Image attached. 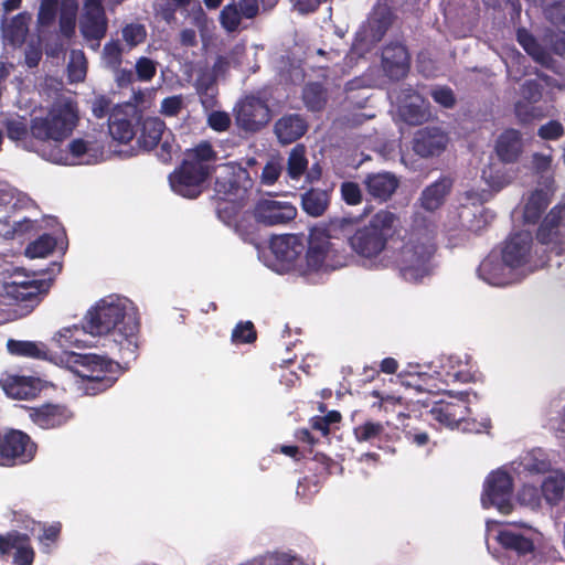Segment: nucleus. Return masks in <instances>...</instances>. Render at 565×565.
<instances>
[{"instance_id":"obj_18","label":"nucleus","mask_w":565,"mask_h":565,"mask_svg":"<svg viewBox=\"0 0 565 565\" xmlns=\"http://www.w3.org/2000/svg\"><path fill=\"white\" fill-rule=\"evenodd\" d=\"M532 247V236L526 232L510 235L502 248L501 258L510 268H519L525 265Z\"/></svg>"},{"instance_id":"obj_31","label":"nucleus","mask_w":565,"mask_h":565,"mask_svg":"<svg viewBox=\"0 0 565 565\" xmlns=\"http://www.w3.org/2000/svg\"><path fill=\"white\" fill-rule=\"evenodd\" d=\"M505 267L502 258L497 255H488L479 265L477 271L479 277L490 285L501 286L505 284Z\"/></svg>"},{"instance_id":"obj_60","label":"nucleus","mask_w":565,"mask_h":565,"mask_svg":"<svg viewBox=\"0 0 565 565\" xmlns=\"http://www.w3.org/2000/svg\"><path fill=\"white\" fill-rule=\"evenodd\" d=\"M545 38L553 53L559 56L565 54V31H551Z\"/></svg>"},{"instance_id":"obj_63","label":"nucleus","mask_w":565,"mask_h":565,"mask_svg":"<svg viewBox=\"0 0 565 565\" xmlns=\"http://www.w3.org/2000/svg\"><path fill=\"white\" fill-rule=\"evenodd\" d=\"M182 109V97H167L161 103V113L166 116H177Z\"/></svg>"},{"instance_id":"obj_30","label":"nucleus","mask_w":565,"mask_h":565,"mask_svg":"<svg viewBox=\"0 0 565 565\" xmlns=\"http://www.w3.org/2000/svg\"><path fill=\"white\" fill-rule=\"evenodd\" d=\"M565 215L564 205H555L551 209L536 231V239L541 244H550L558 234V227Z\"/></svg>"},{"instance_id":"obj_22","label":"nucleus","mask_w":565,"mask_h":565,"mask_svg":"<svg viewBox=\"0 0 565 565\" xmlns=\"http://www.w3.org/2000/svg\"><path fill=\"white\" fill-rule=\"evenodd\" d=\"M356 221L351 217H333L328 222L312 227L315 232H320L326 241L335 242L340 249L344 248V242L349 243L350 236L354 233Z\"/></svg>"},{"instance_id":"obj_17","label":"nucleus","mask_w":565,"mask_h":565,"mask_svg":"<svg viewBox=\"0 0 565 565\" xmlns=\"http://www.w3.org/2000/svg\"><path fill=\"white\" fill-rule=\"evenodd\" d=\"M413 150L422 158L441 154L448 143V137L439 128L425 127L416 131L413 138Z\"/></svg>"},{"instance_id":"obj_47","label":"nucleus","mask_w":565,"mask_h":565,"mask_svg":"<svg viewBox=\"0 0 565 565\" xmlns=\"http://www.w3.org/2000/svg\"><path fill=\"white\" fill-rule=\"evenodd\" d=\"M122 39L129 47L141 44L147 38V30L143 24L129 23L121 30Z\"/></svg>"},{"instance_id":"obj_57","label":"nucleus","mask_w":565,"mask_h":565,"mask_svg":"<svg viewBox=\"0 0 565 565\" xmlns=\"http://www.w3.org/2000/svg\"><path fill=\"white\" fill-rule=\"evenodd\" d=\"M282 167L279 161H268L262 171V182L266 185L274 184L280 177Z\"/></svg>"},{"instance_id":"obj_50","label":"nucleus","mask_w":565,"mask_h":565,"mask_svg":"<svg viewBox=\"0 0 565 565\" xmlns=\"http://www.w3.org/2000/svg\"><path fill=\"white\" fill-rule=\"evenodd\" d=\"M136 75L138 81L149 82L151 81L157 72L156 63L146 56L139 57L136 62Z\"/></svg>"},{"instance_id":"obj_56","label":"nucleus","mask_w":565,"mask_h":565,"mask_svg":"<svg viewBox=\"0 0 565 565\" xmlns=\"http://www.w3.org/2000/svg\"><path fill=\"white\" fill-rule=\"evenodd\" d=\"M430 96L437 104L445 108H452L456 104L455 94L448 86H441L433 89Z\"/></svg>"},{"instance_id":"obj_38","label":"nucleus","mask_w":565,"mask_h":565,"mask_svg":"<svg viewBox=\"0 0 565 565\" xmlns=\"http://www.w3.org/2000/svg\"><path fill=\"white\" fill-rule=\"evenodd\" d=\"M307 149L297 143L289 152L287 160V174L291 180H299L308 169Z\"/></svg>"},{"instance_id":"obj_16","label":"nucleus","mask_w":565,"mask_h":565,"mask_svg":"<svg viewBox=\"0 0 565 565\" xmlns=\"http://www.w3.org/2000/svg\"><path fill=\"white\" fill-rule=\"evenodd\" d=\"M13 550V563L15 565L33 564L35 552L28 534L19 531H11L4 535L0 534V555H9Z\"/></svg>"},{"instance_id":"obj_55","label":"nucleus","mask_w":565,"mask_h":565,"mask_svg":"<svg viewBox=\"0 0 565 565\" xmlns=\"http://www.w3.org/2000/svg\"><path fill=\"white\" fill-rule=\"evenodd\" d=\"M104 58L108 65L118 67L121 64L122 49L118 41H110L104 45Z\"/></svg>"},{"instance_id":"obj_44","label":"nucleus","mask_w":565,"mask_h":565,"mask_svg":"<svg viewBox=\"0 0 565 565\" xmlns=\"http://www.w3.org/2000/svg\"><path fill=\"white\" fill-rule=\"evenodd\" d=\"M60 0H40L36 23L40 28H50L54 24L58 12Z\"/></svg>"},{"instance_id":"obj_7","label":"nucleus","mask_w":565,"mask_h":565,"mask_svg":"<svg viewBox=\"0 0 565 565\" xmlns=\"http://www.w3.org/2000/svg\"><path fill=\"white\" fill-rule=\"evenodd\" d=\"M415 384L419 391L428 393L444 392L445 397L433 403L429 414L440 425L449 428L458 427L470 414L469 392L454 393L446 391L443 383L433 375L418 376Z\"/></svg>"},{"instance_id":"obj_39","label":"nucleus","mask_w":565,"mask_h":565,"mask_svg":"<svg viewBox=\"0 0 565 565\" xmlns=\"http://www.w3.org/2000/svg\"><path fill=\"white\" fill-rule=\"evenodd\" d=\"M354 437L360 443L381 441L385 436V426L381 422L367 419L353 429Z\"/></svg>"},{"instance_id":"obj_36","label":"nucleus","mask_w":565,"mask_h":565,"mask_svg":"<svg viewBox=\"0 0 565 565\" xmlns=\"http://www.w3.org/2000/svg\"><path fill=\"white\" fill-rule=\"evenodd\" d=\"M551 202L548 193L543 189L532 192L524 207V218L527 223H536Z\"/></svg>"},{"instance_id":"obj_25","label":"nucleus","mask_w":565,"mask_h":565,"mask_svg":"<svg viewBox=\"0 0 565 565\" xmlns=\"http://www.w3.org/2000/svg\"><path fill=\"white\" fill-rule=\"evenodd\" d=\"M43 282L39 280L11 281L4 285L8 297L34 308L41 300Z\"/></svg>"},{"instance_id":"obj_61","label":"nucleus","mask_w":565,"mask_h":565,"mask_svg":"<svg viewBox=\"0 0 565 565\" xmlns=\"http://www.w3.org/2000/svg\"><path fill=\"white\" fill-rule=\"evenodd\" d=\"M207 124L215 131H226L231 126V118L224 111H213L207 118Z\"/></svg>"},{"instance_id":"obj_3","label":"nucleus","mask_w":565,"mask_h":565,"mask_svg":"<svg viewBox=\"0 0 565 565\" xmlns=\"http://www.w3.org/2000/svg\"><path fill=\"white\" fill-rule=\"evenodd\" d=\"M84 328L92 335L111 332L114 342L121 352V359H136L140 323L126 312V306L119 301L103 299L89 309L84 317Z\"/></svg>"},{"instance_id":"obj_58","label":"nucleus","mask_w":565,"mask_h":565,"mask_svg":"<svg viewBox=\"0 0 565 565\" xmlns=\"http://www.w3.org/2000/svg\"><path fill=\"white\" fill-rule=\"evenodd\" d=\"M42 60L40 42H30L24 50V63L29 68L36 67Z\"/></svg>"},{"instance_id":"obj_53","label":"nucleus","mask_w":565,"mask_h":565,"mask_svg":"<svg viewBox=\"0 0 565 565\" xmlns=\"http://www.w3.org/2000/svg\"><path fill=\"white\" fill-rule=\"evenodd\" d=\"M341 195L349 205H356L362 202V193L358 183L347 181L341 184Z\"/></svg>"},{"instance_id":"obj_35","label":"nucleus","mask_w":565,"mask_h":565,"mask_svg":"<svg viewBox=\"0 0 565 565\" xmlns=\"http://www.w3.org/2000/svg\"><path fill=\"white\" fill-rule=\"evenodd\" d=\"M108 130L111 138L120 143H128L136 136L131 120L120 113L109 115Z\"/></svg>"},{"instance_id":"obj_10","label":"nucleus","mask_w":565,"mask_h":565,"mask_svg":"<svg viewBox=\"0 0 565 565\" xmlns=\"http://www.w3.org/2000/svg\"><path fill=\"white\" fill-rule=\"evenodd\" d=\"M36 444L31 437L18 429L0 435V466L14 467L30 462L36 454Z\"/></svg>"},{"instance_id":"obj_40","label":"nucleus","mask_w":565,"mask_h":565,"mask_svg":"<svg viewBox=\"0 0 565 565\" xmlns=\"http://www.w3.org/2000/svg\"><path fill=\"white\" fill-rule=\"evenodd\" d=\"M77 9V0H62L58 25L60 32L65 38H71L75 33Z\"/></svg>"},{"instance_id":"obj_2","label":"nucleus","mask_w":565,"mask_h":565,"mask_svg":"<svg viewBox=\"0 0 565 565\" xmlns=\"http://www.w3.org/2000/svg\"><path fill=\"white\" fill-rule=\"evenodd\" d=\"M88 333L84 324H74L60 330L54 341L63 349L60 362L86 382L85 390L96 395L110 388L118 380L119 363L95 353H76L71 348H81L84 341L82 334Z\"/></svg>"},{"instance_id":"obj_48","label":"nucleus","mask_w":565,"mask_h":565,"mask_svg":"<svg viewBox=\"0 0 565 565\" xmlns=\"http://www.w3.org/2000/svg\"><path fill=\"white\" fill-rule=\"evenodd\" d=\"M241 189L239 182L234 173L224 178H217L215 181V191L220 195H237Z\"/></svg>"},{"instance_id":"obj_29","label":"nucleus","mask_w":565,"mask_h":565,"mask_svg":"<svg viewBox=\"0 0 565 565\" xmlns=\"http://www.w3.org/2000/svg\"><path fill=\"white\" fill-rule=\"evenodd\" d=\"M516 41L536 63L546 68L552 67L553 57L526 29H518Z\"/></svg>"},{"instance_id":"obj_45","label":"nucleus","mask_w":565,"mask_h":565,"mask_svg":"<svg viewBox=\"0 0 565 565\" xmlns=\"http://www.w3.org/2000/svg\"><path fill=\"white\" fill-rule=\"evenodd\" d=\"M87 61L83 51H72L67 66L71 82H82L86 76Z\"/></svg>"},{"instance_id":"obj_28","label":"nucleus","mask_w":565,"mask_h":565,"mask_svg":"<svg viewBox=\"0 0 565 565\" xmlns=\"http://www.w3.org/2000/svg\"><path fill=\"white\" fill-rule=\"evenodd\" d=\"M167 134L163 120L158 117H148L142 120L137 142L146 151L154 149Z\"/></svg>"},{"instance_id":"obj_19","label":"nucleus","mask_w":565,"mask_h":565,"mask_svg":"<svg viewBox=\"0 0 565 565\" xmlns=\"http://www.w3.org/2000/svg\"><path fill=\"white\" fill-rule=\"evenodd\" d=\"M31 21L32 14L28 11L19 12L11 19L2 18L0 31L3 41L14 49L21 47L29 34Z\"/></svg>"},{"instance_id":"obj_21","label":"nucleus","mask_w":565,"mask_h":565,"mask_svg":"<svg viewBox=\"0 0 565 565\" xmlns=\"http://www.w3.org/2000/svg\"><path fill=\"white\" fill-rule=\"evenodd\" d=\"M363 183L370 196L375 201L386 202L397 190L399 180L394 173L377 172L369 173Z\"/></svg>"},{"instance_id":"obj_37","label":"nucleus","mask_w":565,"mask_h":565,"mask_svg":"<svg viewBox=\"0 0 565 565\" xmlns=\"http://www.w3.org/2000/svg\"><path fill=\"white\" fill-rule=\"evenodd\" d=\"M302 100L309 110L320 111L327 104L328 92L321 83H308L302 89Z\"/></svg>"},{"instance_id":"obj_34","label":"nucleus","mask_w":565,"mask_h":565,"mask_svg":"<svg viewBox=\"0 0 565 565\" xmlns=\"http://www.w3.org/2000/svg\"><path fill=\"white\" fill-rule=\"evenodd\" d=\"M329 205V194L321 189H310L301 194L302 210L310 216H321Z\"/></svg>"},{"instance_id":"obj_14","label":"nucleus","mask_w":565,"mask_h":565,"mask_svg":"<svg viewBox=\"0 0 565 565\" xmlns=\"http://www.w3.org/2000/svg\"><path fill=\"white\" fill-rule=\"evenodd\" d=\"M381 65L384 75L397 82L406 77L411 68V55L407 47L399 42H391L383 46Z\"/></svg>"},{"instance_id":"obj_26","label":"nucleus","mask_w":565,"mask_h":565,"mask_svg":"<svg viewBox=\"0 0 565 565\" xmlns=\"http://www.w3.org/2000/svg\"><path fill=\"white\" fill-rule=\"evenodd\" d=\"M452 188V180L449 177H440L437 181L426 186L420 195L422 206L426 211L434 212L445 202L446 196Z\"/></svg>"},{"instance_id":"obj_13","label":"nucleus","mask_w":565,"mask_h":565,"mask_svg":"<svg viewBox=\"0 0 565 565\" xmlns=\"http://www.w3.org/2000/svg\"><path fill=\"white\" fill-rule=\"evenodd\" d=\"M108 19L103 7V0H84L83 14L79 20L82 35L88 41L99 42L105 38Z\"/></svg>"},{"instance_id":"obj_24","label":"nucleus","mask_w":565,"mask_h":565,"mask_svg":"<svg viewBox=\"0 0 565 565\" xmlns=\"http://www.w3.org/2000/svg\"><path fill=\"white\" fill-rule=\"evenodd\" d=\"M269 248L278 260L291 264L298 259L305 246L298 235L285 234L273 236Z\"/></svg>"},{"instance_id":"obj_1","label":"nucleus","mask_w":565,"mask_h":565,"mask_svg":"<svg viewBox=\"0 0 565 565\" xmlns=\"http://www.w3.org/2000/svg\"><path fill=\"white\" fill-rule=\"evenodd\" d=\"M79 121L75 103H55L44 116H34L28 124L24 118L4 121L7 137L24 150L35 152L53 163H66L67 154L62 142L72 136Z\"/></svg>"},{"instance_id":"obj_32","label":"nucleus","mask_w":565,"mask_h":565,"mask_svg":"<svg viewBox=\"0 0 565 565\" xmlns=\"http://www.w3.org/2000/svg\"><path fill=\"white\" fill-rule=\"evenodd\" d=\"M7 350L14 356L34 360L50 359L47 347L42 342L9 339L7 342Z\"/></svg>"},{"instance_id":"obj_62","label":"nucleus","mask_w":565,"mask_h":565,"mask_svg":"<svg viewBox=\"0 0 565 565\" xmlns=\"http://www.w3.org/2000/svg\"><path fill=\"white\" fill-rule=\"evenodd\" d=\"M404 433L406 438L418 447L426 446L429 441V436L426 431L418 430L409 427V424L404 425Z\"/></svg>"},{"instance_id":"obj_8","label":"nucleus","mask_w":565,"mask_h":565,"mask_svg":"<svg viewBox=\"0 0 565 565\" xmlns=\"http://www.w3.org/2000/svg\"><path fill=\"white\" fill-rule=\"evenodd\" d=\"M297 216V209L287 202L275 200H259L253 212H245L236 222L235 231L246 241L253 234L252 225L247 223L253 217L257 223L266 226L285 225Z\"/></svg>"},{"instance_id":"obj_64","label":"nucleus","mask_w":565,"mask_h":565,"mask_svg":"<svg viewBox=\"0 0 565 565\" xmlns=\"http://www.w3.org/2000/svg\"><path fill=\"white\" fill-rule=\"evenodd\" d=\"M267 565H300L295 557L286 553H273L266 557Z\"/></svg>"},{"instance_id":"obj_9","label":"nucleus","mask_w":565,"mask_h":565,"mask_svg":"<svg viewBox=\"0 0 565 565\" xmlns=\"http://www.w3.org/2000/svg\"><path fill=\"white\" fill-rule=\"evenodd\" d=\"M320 232L312 228L308 237L307 266L311 270L338 269L347 265L348 254L335 242L326 241Z\"/></svg>"},{"instance_id":"obj_6","label":"nucleus","mask_w":565,"mask_h":565,"mask_svg":"<svg viewBox=\"0 0 565 565\" xmlns=\"http://www.w3.org/2000/svg\"><path fill=\"white\" fill-rule=\"evenodd\" d=\"M398 216L388 211L380 210L367 225L356 228L349 238L352 250L363 258H375L386 250L390 238L396 233Z\"/></svg>"},{"instance_id":"obj_20","label":"nucleus","mask_w":565,"mask_h":565,"mask_svg":"<svg viewBox=\"0 0 565 565\" xmlns=\"http://www.w3.org/2000/svg\"><path fill=\"white\" fill-rule=\"evenodd\" d=\"M4 393L15 399L36 397L43 388L42 381L34 376L7 375L0 380Z\"/></svg>"},{"instance_id":"obj_4","label":"nucleus","mask_w":565,"mask_h":565,"mask_svg":"<svg viewBox=\"0 0 565 565\" xmlns=\"http://www.w3.org/2000/svg\"><path fill=\"white\" fill-rule=\"evenodd\" d=\"M436 249L434 226L424 222L416 223L406 233L402 246L393 252L391 263L405 280L417 281L428 275Z\"/></svg>"},{"instance_id":"obj_41","label":"nucleus","mask_w":565,"mask_h":565,"mask_svg":"<svg viewBox=\"0 0 565 565\" xmlns=\"http://www.w3.org/2000/svg\"><path fill=\"white\" fill-rule=\"evenodd\" d=\"M243 15V9L241 8V1L238 3L232 0L225 4L220 12V24L227 33H234L239 29Z\"/></svg>"},{"instance_id":"obj_15","label":"nucleus","mask_w":565,"mask_h":565,"mask_svg":"<svg viewBox=\"0 0 565 565\" xmlns=\"http://www.w3.org/2000/svg\"><path fill=\"white\" fill-rule=\"evenodd\" d=\"M29 416L42 429H56L70 423L74 413L64 404L45 403L32 407Z\"/></svg>"},{"instance_id":"obj_49","label":"nucleus","mask_w":565,"mask_h":565,"mask_svg":"<svg viewBox=\"0 0 565 565\" xmlns=\"http://www.w3.org/2000/svg\"><path fill=\"white\" fill-rule=\"evenodd\" d=\"M158 146L157 156L163 163H169L172 160L173 152L179 148L171 131H167Z\"/></svg>"},{"instance_id":"obj_27","label":"nucleus","mask_w":565,"mask_h":565,"mask_svg":"<svg viewBox=\"0 0 565 565\" xmlns=\"http://www.w3.org/2000/svg\"><path fill=\"white\" fill-rule=\"evenodd\" d=\"M522 151V139L520 131L515 129L504 130L498 138L495 152L504 163L518 161Z\"/></svg>"},{"instance_id":"obj_12","label":"nucleus","mask_w":565,"mask_h":565,"mask_svg":"<svg viewBox=\"0 0 565 565\" xmlns=\"http://www.w3.org/2000/svg\"><path fill=\"white\" fill-rule=\"evenodd\" d=\"M237 127L245 132H258L270 120L271 111L267 103L255 96H246L234 108Z\"/></svg>"},{"instance_id":"obj_11","label":"nucleus","mask_w":565,"mask_h":565,"mask_svg":"<svg viewBox=\"0 0 565 565\" xmlns=\"http://www.w3.org/2000/svg\"><path fill=\"white\" fill-rule=\"evenodd\" d=\"M513 479L507 471H492L486 479L482 504L484 508L495 507L502 514L513 510L512 504Z\"/></svg>"},{"instance_id":"obj_5","label":"nucleus","mask_w":565,"mask_h":565,"mask_svg":"<svg viewBox=\"0 0 565 565\" xmlns=\"http://www.w3.org/2000/svg\"><path fill=\"white\" fill-rule=\"evenodd\" d=\"M216 160L217 153L209 141H201L188 149L181 164L169 175L171 189L184 198H198Z\"/></svg>"},{"instance_id":"obj_51","label":"nucleus","mask_w":565,"mask_h":565,"mask_svg":"<svg viewBox=\"0 0 565 565\" xmlns=\"http://www.w3.org/2000/svg\"><path fill=\"white\" fill-rule=\"evenodd\" d=\"M521 95L530 104L537 103L543 95V86L536 79H527L521 85Z\"/></svg>"},{"instance_id":"obj_23","label":"nucleus","mask_w":565,"mask_h":565,"mask_svg":"<svg viewBox=\"0 0 565 565\" xmlns=\"http://www.w3.org/2000/svg\"><path fill=\"white\" fill-rule=\"evenodd\" d=\"M308 130L306 119L299 114H287L274 126V132L281 145H289L300 139Z\"/></svg>"},{"instance_id":"obj_52","label":"nucleus","mask_w":565,"mask_h":565,"mask_svg":"<svg viewBox=\"0 0 565 565\" xmlns=\"http://www.w3.org/2000/svg\"><path fill=\"white\" fill-rule=\"evenodd\" d=\"M564 127L557 120H550L537 130V136L544 140H558L564 136Z\"/></svg>"},{"instance_id":"obj_46","label":"nucleus","mask_w":565,"mask_h":565,"mask_svg":"<svg viewBox=\"0 0 565 565\" xmlns=\"http://www.w3.org/2000/svg\"><path fill=\"white\" fill-rule=\"evenodd\" d=\"M232 342L253 343L257 339V331L252 321H239L232 331Z\"/></svg>"},{"instance_id":"obj_59","label":"nucleus","mask_w":565,"mask_h":565,"mask_svg":"<svg viewBox=\"0 0 565 565\" xmlns=\"http://www.w3.org/2000/svg\"><path fill=\"white\" fill-rule=\"evenodd\" d=\"M89 142L84 140L83 138H75L67 145V150H64L67 154V161L65 164H68L70 156L73 159H82L84 154H86L89 150Z\"/></svg>"},{"instance_id":"obj_43","label":"nucleus","mask_w":565,"mask_h":565,"mask_svg":"<svg viewBox=\"0 0 565 565\" xmlns=\"http://www.w3.org/2000/svg\"><path fill=\"white\" fill-rule=\"evenodd\" d=\"M56 239L50 234H43L31 242L25 248V255L30 258L46 257L54 252Z\"/></svg>"},{"instance_id":"obj_54","label":"nucleus","mask_w":565,"mask_h":565,"mask_svg":"<svg viewBox=\"0 0 565 565\" xmlns=\"http://www.w3.org/2000/svg\"><path fill=\"white\" fill-rule=\"evenodd\" d=\"M392 24V15L390 12L382 13L371 21L372 38L381 40Z\"/></svg>"},{"instance_id":"obj_33","label":"nucleus","mask_w":565,"mask_h":565,"mask_svg":"<svg viewBox=\"0 0 565 565\" xmlns=\"http://www.w3.org/2000/svg\"><path fill=\"white\" fill-rule=\"evenodd\" d=\"M498 543L507 551H513L519 556H525L534 552L533 540L521 533L503 530L498 533Z\"/></svg>"},{"instance_id":"obj_42","label":"nucleus","mask_w":565,"mask_h":565,"mask_svg":"<svg viewBox=\"0 0 565 565\" xmlns=\"http://www.w3.org/2000/svg\"><path fill=\"white\" fill-rule=\"evenodd\" d=\"M544 499L551 504H557L563 498L565 490L564 476H548L544 479L542 487Z\"/></svg>"}]
</instances>
